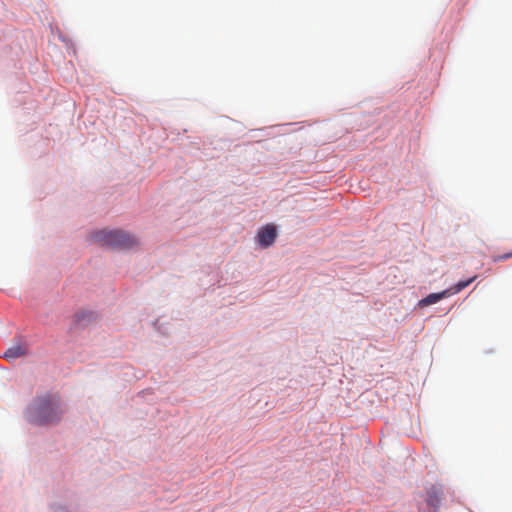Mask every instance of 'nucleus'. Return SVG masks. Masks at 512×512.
<instances>
[{
    "label": "nucleus",
    "mask_w": 512,
    "mask_h": 512,
    "mask_svg": "<svg viewBox=\"0 0 512 512\" xmlns=\"http://www.w3.org/2000/svg\"><path fill=\"white\" fill-rule=\"evenodd\" d=\"M64 413L58 396L44 394L37 396L28 408V420L36 425L57 423Z\"/></svg>",
    "instance_id": "nucleus-1"
},
{
    "label": "nucleus",
    "mask_w": 512,
    "mask_h": 512,
    "mask_svg": "<svg viewBox=\"0 0 512 512\" xmlns=\"http://www.w3.org/2000/svg\"><path fill=\"white\" fill-rule=\"evenodd\" d=\"M91 237L95 243L112 248L128 249L137 244L132 235L121 230L102 229L94 232Z\"/></svg>",
    "instance_id": "nucleus-2"
},
{
    "label": "nucleus",
    "mask_w": 512,
    "mask_h": 512,
    "mask_svg": "<svg viewBox=\"0 0 512 512\" xmlns=\"http://www.w3.org/2000/svg\"><path fill=\"white\" fill-rule=\"evenodd\" d=\"M277 237L276 227L272 224H267L259 229L257 233V241L263 248L271 246Z\"/></svg>",
    "instance_id": "nucleus-3"
},
{
    "label": "nucleus",
    "mask_w": 512,
    "mask_h": 512,
    "mask_svg": "<svg viewBox=\"0 0 512 512\" xmlns=\"http://www.w3.org/2000/svg\"><path fill=\"white\" fill-rule=\"evenodd\" d=\"M28 354V345L25 342H20L10 346L4 353L3 358L14 361L18 358L24 357Z\"/></svg>",
    "instance_id": "nucleus-4"
},
{
    "label": "nucleus",
    "mask_w": 512,
    "mask_h": 512,
    "mask_svg": "<svg viewBox=\"0 0 512 512\" xmlns=\"http://www.w3.org/2000/svg\"><path fill=\"white\" fill-rule=\"evenodd\" d=\"M443 497V489L441 486L432 485L427 490V504L435 510L438 508Z\"/></svg>",
    "instance_id": "nucleus-5"
},
{
    "label": "nucleus",
    "mask_w": 512,
    "mask_h": 512,
    "mask_svg": "<svg viewBox=\"0 0 512 512\" xmlns=\"http://www.w3.org/2000/svg\"><path fill=\"white\" fill-rule=\"evenodd\" d=\"M450 295H451L450 290H444L440 293L429 294L428 296H426L425 298L421 299L418 302V306L425 307V306L435 304V303L439 302L440 300H442L443 298L450 296Z\"/></svg>",
    "instance_id": "nucleus-6"
},
{
    "label": "nucleus",
    "mask_w": 512,
    "mask_h": 512,
    "mask_svg": "<svg viewBox=\"0 0 512 512\" xmlns=\"http://www.w3.org/2000/svg\"><path fill=\"white\" fill-rule=\"evenodd\" d=\"M475 279L476 276L469 278L467 280L459 281L457 284H455V286L452 289H449L451 295L460 292L461 290L469 286Z\"/></svg>",
    "instance_id": "nucleus-7"
},
{
    "label": "nucleus",
    "mask_w": 512,
    "mask_h": 512,
    "mask_svg": "<svg viewBox=\"0 0 512 512\" xmlns=\"http://www.w3.org/2000/svg\"><path fill=\"white\" fill-rule=\"evenodd\" d=\"M512 258V252L498 256L497 260H507Z\"/></svg>",
    "instance_id": "nucleus-8"
}]
</instances>
